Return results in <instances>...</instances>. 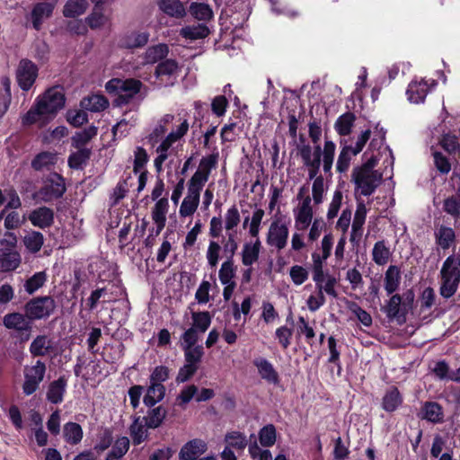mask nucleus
I'll return each instance as SVG.
<instances>
[{"label":"nucleus","instance_id":"56","mask_svg":"<svg viewBox=\"0 0 460 460\" xmlns=\"http://www.w3.org/2000/svg\"><path fill=\"white\" fill-rule=\"evenodd\" d=\"M439 144L448 154H453L460 148V138L456 135L444 134L439 140Z\"/></svg>","mask_w":460,"mask_h":460},{"label":"nucleus","instance_id":"48","mask_svg":"<svg viewBox=\"0 0 460 460\" xmlns=\"http://www.w3.org/2000/svg\"><path fill=\"white\" fill-rule=\"evenodd\" d=\"M91 150L88 148H77L68 157V165L73 169H80L89 160Z\"/></svg>","mask_w":460,"mask_h":460},{"label":"nucleus","instance_id":"21","mask_svg":"<svg viewBox=\"0 0 460 460\" xmlns=\"http://www.w3.org/2000/svg\"><path fill=\"white\" fill-rule=\"evenodd\" d=\"M54 213L52 209L41 207L31 211L29 215V220L34 226L45 228L53 223Z\"/></svg>","mask_w":460,"mask_h":460},{"label":"nucleus","instance_id":"64","mask_svg":"<svg viewBox=\"0 0 460 460\" xmlns=\"http://www.w3.org/2000/svg\"><path fill=\"white\" fill-rule=\"evenodd\" d=\"M327 259H323V255H321L318 252L312 253V270H313V280L317 281L323 275V264Z\"/></svg>","mask_w":460,"mask_h":460},{"label":"nucleus","instance_id":"27","mask_svg":"<svg viewBox=\"0 0 460 460\" xmlns=\"http://www.w3.org/2000/svg\"><path fill=\"white\" fill-rule=\"evenodd\" d=\"M21 264V255L15 251H0V271L7 272L16 270Z\"/></svg>","mask_w":460,"mask_h":460},{"label":"nucleus","instance_id":"54","mask_svg":"<svg viewBox=\"0 0 460 460\" xmlns=\"http://www.w3.org/2000/svg\"><path fill=\"white\" fill-rule=\"evenodd\" d=\"M235 275L233 260L227 259V261H224L221 265V268L218 272V277L220 282L223 285L235 284L233 280Z\"/></svg>","mask_w":460,"mask_h":460},{"label":"nucleus","instance_id":"41","mask_svg":"<svg viewBox=\"0 0 460 460\" xmlns=\"http://www.w3.org/2000/svg\"><path fill=\"white\" fill-rule=\"evenodd\" d=\"M190 14L199 21H210L213 16L211 7L205 3H192L190 6Z\"/></svg>","mask_w":460,"mask_h":460},{"label":"nucleus","instance_id":"38","mask_svg":"<svg viewBox=\"0 0 460 460\" xmlns=\"http://www.w3.org/2000/svg\"><path fill=\"white\" fill-rule=\"evenodd\" d=\"M63 434L66 441L71 445L78 444L83 438V429L75 422H67L64 425Z\"/></svg>","mask_w":460,"mask_h":460},{"label":"nucleus","instance_id":"23","mask_svg":"<svg viewBox=\"0 0 460 460\" xmlns=\"http://www.w3.org/2000/svg\"><path fill=\"white\" fill-rule=\"evenodd\" d=\"M148 32L135 31L125 34L121 38L119 45L125 49L141 48L148 42Z\"/></svg>","mask_w":460,"mask_h":460},{"label":"nucleus","instance_id":"40","mask_svg":"<svg viewBox=\"0 0 460 460\" xmlns=\"http://www.w3.org/2000/svg\"><path fill=\"white\" fill-rule=\"evenodd\" d=\"M23 243L30 252L36 253L44 243V236L40 232L31 231L23 237Z\"/></svg>","mask_w":460,"mask_h":460},{"label":"nucleus","instance_id":"47","mask_svg":"<svg viewBox=\"0 0 460 460\" xmlns=\"http://www.w3.org/2000/svg\"><path fill=\"white\" fill-rule=\"evenodd\" d=\"M444 211L450 215L455 220L460 217V191L445 199L443 204Z\"/></svg>","mask_w":460,"mask_h":460},{"label":"nucleus","instance_id":"35","mask_svg":"<svg viewBox=\"0 0 460 460\" xmlns=\"http://www.w3.org/2000/svg\"><path fill=\"white\" fill-rule=\"evenodd\" d=\"M402 402V396L396 387L389 389L383 397L382 408L388 412L394 411Z\"/></svg>","mask_w":460,"mask_h":460},{"label":"nucleus","instance_id":"49","mask_svg":"<svg viewBox=\"0 0 460 460\" xmlns=\"http://www.w3.org/2000/svg\"><path fill=\"white\" fill-rule=\"evenodd\" d=\"M47 281V274L45 271H39L34 273L24 283L25 291L31 295L40 289Z\"/></svg>","mask_w":460,"mask_h":460},{"label":"nucleus","instance_id":"3","mask_svg":"<svg viewBox=\"0 0 460 460\" xmlns=\"http://www.w3.org/2000/svg\"><path fill=\"white\" fill-rule=\"evenodd\" d=\"M377 158L372 155L365 164L352 172L356 188L363 196L371 195L382 181V173L375 170Z\"/></svg>","mask_w":460,"mask_h":460},{"label":"nucleus","instance_id":"26","mask_svg":"<svg viewBox=\"0 0 460 460\" xmlns=\"http://www.w3.org/2000/svg\"><path fill=\"white\" fill-rule=\"evenodd\" d=\"M436 243L443 250L449 249L455 243L456 234L453 228L446 226H438L434 232Z\"/></svg>","mask_w":460,"mask_h":460},{"label":"nucleus","instance_id":"14","mask_svg":"<svg viewBox=\"0 0 460 460\" xmlns=\"http://www.w3.org/2000/svg\"><path fill=\"white\" fill-rule=\"evenodd\" d=\"M66 191L64 179L59 174H53L49 177L40 193L45 200L60 198Z\"/></svg>","mask_w":460,"mask_h":460},{"label":"nucleus","instance_id":"46","mask_svg":"<svg viewBox=\"0 0 460 460\" xmlns=\"http://www.w3.org/2000/svg\"><path fill=\"white\" fill-rule=\"evenodd\" d=\"M97 135V128L91 126L80 132L75 133L72 137L73 146L75 148H86V144Z\"/></svg>","mask_w":460,"mask_h":460},{"label":"nucleus","instance_id":"19","mask_svg":"<svg viewBox=\"0 0 460 460\" xmlns=\"http://www.w3.org/2000/svg\"><path fill=\"white\" fill-rule=\"evenodd\" d=\"M54 349L52 340L43 334L38 335L31 341L29 350L32 357H44Z\"/></svg>","mask_w":460,"mask_h":460},{"label":"nucleus","instance_id":"2","mask_svg":"<svg viewBox=\"0 0 460 460\" xmlns=\"http://www.w3.org/2000/svg\"><path fill=\"white\" fill-rule=\"evenodd\" d=\"M217 155H210L203 157L199 164L197 171L191 176L187 185V195L183 199L179 214L182 217L192 216L199 205L200 200V192L208 181L210 172L217 167Z\"/></svg>","mask_w":460,"mask_h":460},{"label":"nucleus","instance_id":"13","mask_svg":"<svg viewBox=\"0 0 460 460\" xmlns=\"http://www.w3.org/2000/svg\"><path fill=\"white\" fill-rule=\"evenodd\" d=\"M435 85V80L420 79L411 82L406 92L408 100L415 104L423 102L430 88Z\"/></svg>","mask_w":460,"mask_h":460},{"label":"nucleus","instance_id":"9","mask_svg":"<svg viewBox=\"0 0 460 460\" xmlns=\"http://www.w3.org/2000/svg\"><path fill=\"white\" fill-rule=\"evenodd\" d=\"M56 308V302L50 296H40L28 302L25 313L30 320H39L49 317Z\"/></svg>","mask_w":460,"mask_h":460},{"label":"nucleus","instance_id":"44","mask_svg":"<svg viewBox=\"0 0 460 460\" xmlns=\"http://www.w3.org/2000/svg\"><path fill=\"white\" fill-rule=\"evenodd\" d=\"M166 410L163 406H157L148 411L147 416L145 418L146 425L149 429L159 427L166 416Z\"/></svg>","mask_w":460,"mask_h":460},{"label":"nucleus","instance_id":"24","mask_svg":"<svg viewBox=\"0 0 460 460\" xmlns=\"http://www.w3.org/2000/svg\"><path fill=\"white\" fill-rule=\"evenodd\" d=\"M66 385L67 382L64 376L52 381L48 387L47 400L54 404L62 402Z\"/></svg>","mask_w":460,"mask_h":460},{"label":"nucleus","instance_id":"7","mask_svg":"<svg viewBox=\"0 0 460 460\" xmlns=\"http://www.w3.org/2000/svg\"><path fill=\"white\" fill-rule=\"evenodd\" d=\"M47 371L46 364L41 360H37L33 365H26L23 367L22 392L29 396L34 394L44 380Z\"/></svg>","mask_w":460,"mask_h":460},{"label":"nucleus","instance_id":"39","mask_svg":"<svg viewBox=\"0 0 460 460\" xmlns=\"http://www.w3.org/2000/svg\"><path fill=\"white\" fill-rule=\"evenodd\" d=\"M209 33L208 28L204 24L190 25L182 28L180 34L188 40H195L206 38Z\"/></svg>","mask_w":460,"mask_h":460},{"label":"nucleus","instance_id":"8","mask_svg":"<svg viewBox=\"0 0 460 460\" xmlns=\"http://www.w3.org/2000/svg\"><path fill=\"white\" fill-rule=\"evenodd\" d=\"M37 102L40 109L51 119L64 107L65 94L63 89L58 86L49 89Z\"/></svg>","mask_w":460,"mask_h":460},{"label":"nucleus","instance_id":"5","mask_svg":"<svg viewBox=\"0 0 460 460\" xmlns=\"http://www.w3.org/2000/svg\"><path fill=\"white\" fill-rule=\"evenodd\" d=\"M189 122L183 119L176 129L172 130L155 148L156 157L154 165L157 172L163 171L164 163L172 155V145L183 137L189 130Z\"/></svg>","mask_w":460,"mask_h":460},{"label":"nucleus","instance_id":"16","mask_svg":"<svg viewBox=\"0 0 460 460\" xmlns=\"http://www.w3.org/2000/svg\"><path fill=\"white\" fill-rule=\"evenodd\" d=\"M55 8V3L40 2L36 4L31 10L32 26L35 30L39 31L45 19L52 15Z\"/></svg>","mask_w":460,"mask_h":460},{"label":"nucleus","instance_id":"10","mask_svg":"<svg viewBox=\"0 0 460 460\" xmlns=\"http://www.w3.org/2000/svg\"><path fill=\"white\" fill-rule=\"evenodd\" d=\"M288 226L283 219H274L267 234L268 244L274 246L278 250L284 249L288 243Z\"/></svg>","mask_w":460,"mask_h":460},{"label":"nucleus","instance_id":"31","mask_svg":"<svg viewBox=\"0 0 460 460\" xmlns=\"http://www.w3.org/2000/svg\"><path fill=\"white\" fill-rule=\"evenodd\" d=\"M95 4V6L92 12V13L86 18V22L92 29H98L103 26L107 21V16L104 15L102 12V4H103L102 0H91Z\"/></svg>","mask_w":460,"mask_h":460},{"label":"nucleus","instance_id":"61","mask_svg":"<svg viewBox=\"0 0 460 460\" xmlns=\"http://www.w3.org/2000/svg\"><path fill=\"white\" fill-rule=\"evenodd\" d=\"M432 155L434 165L439 173L447 174L451 171V164L447 157L438 151L433 152Z\"/></svg>","mask_w":460,"mask_h":460},{"label":"nucleus","instance_id":"52","mask_svg":"<svg viewBox=\"0 0 460 460\" xmlns=\"http://www.w3.org/2000/svg\"><path fill=\"white\" fill-rule=\"evenodd\" d=\"M146 427V423L143 424L140 418L135 419L130 426V435L134 444L139 445L147 438V429Z\"/></svg>","mask_w":460,"mask_h":460},{"label":"nucleus","instance_id":"42","mask_svg":"<svg viewBox=\"0 0 460 460\" xmlns=\"http://www.w3.org/2000/svg\"><path fill=\"white\" fill-rule=\"evenodd\" d=\"M49 120V118L46 113L40 109V105L37 102L22 118L23 125H31L36 122H40L41 125L46 124Z\"/></svg>","mask_w":460,"mask_h":460},{"label":"nucleus","instance_id":"1","mask_svg":"<svg viewBox=\"0 0 460 460\" xmlns=\"http://www.w3.org/2000/svg\"><path fill=\"white\" fill-rule=\"evenodd\" d=\"M296 150L303 165L307 169L309 180H314L312 195L314 202L318 205L323 202L325 191L323 177L318 175L321 163L323 162V172L325 173H331L336 152V145L333 141L326 139L322 152L318 146L311 147L301 136L299 143L296 146Z\"/></svg>","mask_w":460,"mask_h":460},{"label":"nucleus","instance_id":"25","mask_svg":"<svg viewBox=\"0 0 460 460\" xmlns=\"http://www.w3.org/2000/svg\"><path fill=\"white\" fill-rule=\"evenodd\" d=\"M443 409L436 402H425L421 407L420 418L432 423L442 422Z\"/></svg>","mask_w":460,"mask_h":460},{"label":"nucleus","instance_id":"50","mask_svg":"<svg viewBox=\"0 0 460 460\" xmlns=\"http://www.w3.org/2000/svg\"><path fill=\"white\" fill-rule=\"evenodd\" d=\"M192 326L197 332L203 334L208 329L211 323V317L208 312H194L192 313Z\"/></svg>","mask_w":460,"mask_h":460},{"label":"nucleus","instance_id":"33","mask_svg":"<svg viewBox=\"0 0 460 460\" xmlns=\"http://www.w3.org/2000/svg\"><path fill=\"white\" fill-rule=\"evenodd\" d=\"M109 102L106 98L100 94H93L84 98L80 105L84 110L90 111L93 112H98L103 111Z\"/></svg>","mask_w":460,"mask_h":460},{"label":"nucleus","instance_id":"53","mask_svg":"<svg viewBox=\"0 0 460 460\" xmlns=\"http://www.w3.org/2000/svg\"><path fill=\"white\" fill-rule=\"evenodd\" d=\"M57 161V156L55 154L50 152H43L39 154L31 162L32 167L40 171L43 169H49V166L53 165Z\"/></svg>","mask_w":460,"mask_h":460},{"label":"nucleus","instance_id":"43","mask_svg":"<svg viewBox=\"0 0 460 460\" xmlns=\"http://www.w3.org/2000/svg\"><path fill=\"white\" fill-rule=\"evenodd\" d=\"M86 0H68L63 9L66 17H76L83 14L87 9Z\"/></svg>","mask_w":460,"mask_h":460},{"label":"nucleus","instance_id":"60","mask_svg":"<svg viewBox=\"0 0 460 460\" xmlns=\"http://www.w3.org/2000/svg\"><path fill=\"white\" fill-rule=\"evenodd\" d=\"M260 442L264 447H270L276 441V429L273 425L263 427L259 433Z\"/></svg>","mask_w":460,"mask_h":460},{"label":"nucleus","instance_id":"28","mask_svg":"<svg viewBox=\"0 0 460 460\" xmlns=\"http://www.w3.org/2000/svg\"><path fill=\"white\" fill-rule=\"evenodd\" d=\"M165 395V387L164 385H157L150 383L146 389V394L144 396L143 402L146 406L153 407L157 402H161Z\"/></svg>","mask_w":460,"mask_h":460},{"label":"nucleus","instance_id":"4","mask_svg":"<svg viewBox=\"0 0 460 460\" xmlns=\"http://www.w3.org/2000/svg\"><path fill=\"white\" fill-rule=\"evenodd\" d=\"M439 276L440 296L447 299L452 297L460 284V254L450 255L444 261Z\"/></svg>","mask_w":460,"mask_h":460},{"label":"nucleus","instance_id":"37","mask_svg":"<svg viewBox=\"0 0 460 460\" xmlns=\"http://www.w3.org/2000/svg\"><path fill=\"white\" fill-rule=\"evenodd\" d=\"M314 282L319 293H326L332 297L337 296V292L335 290L337 279L335 277L326 273L323 275L319 280Z\"/></svg>","mask_w":460,"mask_h":460},{"label":"nucleus","instance_id":"15","mask_svg":"<svg viewBox=\"0 0 460 460\" xmlns=\"http://www.w3.org/2000/svg\"><path fill=\"white\" fill-rule=\"evenodd\" d=\"M367 208L363 202L358 203L357 209L355 211L349 241L353 244H358L361 239L363 234V226L367 217Z\"/></svg>","mask_w":460,"mask_h":460},{"label":"nucleus","instance_id":"12","mask_svg":"<svg viewBox=\"0 0 460 460\" xmlns=\"http://www.w3.org/2000/svg\"><path fill=\"white\" fill-rule=\"evenodd\" d=\"M311 202V197L306 196L302 201H299L297 207L294 209L295 226L297 230L306 229L312 222L313 208Z\"/></svg>","mask_w":460,"mask_h":460},{"label":"nucleus","instance_id":"20","mask_svg":"<svg viewBox=\"0 0 460 460\" xmlns=\"http://www.w3.org/2000/svg\"><path fill=\"white\" fill-rule=\"evenodd\" d=\"M207 449L206 443L201 439H193L186 443L180 451V460H194Z\"/></svg>","mask_w":460,"mask_h":460},{"label":"nucleus","instance_id":"11","mask_svg":"<svg viewBox=\"0 0 460 460\" xmlns=\"http://www.w3.org/2000/svg\"><path fill=\"white\" fill-rule=\"evenodd\" d=\"M38 76L37 66L29 59H22L18 65L16 77L20 87L28 91Z\"/></svg>","mask_w":460,"mask_h":460},{"label":"nucleus","instance_id":"58","mask_svg":"<svg viewBox=\"0 0 460 460\" xmlns=\"http://www.w3.org/2000/svg\"><path fill=\"white\" fill-rule=\"evenodd\" d=\"M226 447L243 450L247 445L245 437L239 432H231L226 436Z\"/></svg>","mask_w":460,"mask_h":460},{"label":"nucleus","instance_id":"51","mask_svg":"<svg viewBox=\"0 0 460 460\" xmlns=\"http://www.w3.org/2000/svg\"><path fill=\"white\" fill-rule=\"evenodd\" d=\"M351 151V146L345 145L341 147L336 163L337 172L342 173L348 171L351 158L355 156Z\"/></svg>","mask_w":460,"mask_h":460},{"label":"nucleus","instance_id":"17","mask_svg":"<svg viewBox=\"0 0 460 460\" xmlns=\"http://www.w3.org/2000/svg\"><path fill=\"white\" fill-rule=\"evenodd\" d=\"M3 324L6 329L17 332L30 331L31 323L27 315L20 313L7 314L3 318Z\"/></svg>","mask_w":460,"mask_h":460},{"label":"nucleus","instance_id":"34","mask_svg":"<svg viewBox=\"0 0 460 460\" xmlns=\"http://www.w3.org/2000/svg\"><path fill=\"white\" fill-rule=\"evenodd\" d=\"M261 242L257 239L253 243H247L242 252V262L245 266H251L259 259Z\"/></svg>","mask_w":460,"mask_h":460},{"label":"nucleus","instance_id":"22","mask_svg":"<svg viewBox=\"0 0 460 460\" xmlns=\"http://www.w3.org/2000/svg\"><path fill=\"white\" fill-rule=\"evenodd\" d=\"M168 209L169 202L165 198L159 199L152 209V219L157 226L156 234H159L165 226Z\"/></svg>","mask_w":460,"mask_h":460},{"label":"nucleus","instance_id":"30","mask_svg":"<svg viewBox=\"0 0 460 460\" xmlns=\"http://www.w3.org/2000/svg\"><path fill=\"white\" fill-rule=\"evenodd\" d=\"M169 52L166 44H157L149 47L144 53L143 59L146 64H155L164 58Z\"/></svg>","mask_w":460,"mask_h":460},{"label":"nucleus","instance_id":"32","mask_svg":"<svg viewBox=\"0 0 460 460\" xmlns=\"http://www.w3.org/2000/svg\"><path fill=\"white\" fill-rule=\"evenodd\" d=\"M159 8L166 14L182 18L186 14L185 8L180 0H160Z\"/></svg>","mask_w":460,"mask_h":460},{"label":"nucleus","instance_id":"45","mask_svg":"<svg viewBox=\"0 0 460 460\" xmlns=\"http://www.w3.org/2000/svg\"><path fill=\"white\" fill-rule=\"evenodd\" d=\"M354 121V114L347 112L338 118V119L335 122L334 128L339 135L348 136L351 132Z\"/></svg>","mask_w":460,"mask_h":460},{"label":"nucleus","instance_id":"63","mask_svg":"<svg viewBox=\"0 0 460 460\" xmlns=\"http://www.w3.org/2000/svg\"><path fill=\"white\" fill-rule=\"evenodd\" d=\"M25 221V217H22L17 211H10L4 217V226L7 230L17 229Z\"/></svg>","mask_w":460,"mask_h":460},{"label":"nucleus","instance_id":"57","mask_svg":"<svg viewBox=\"0 0 460 460\" xmlns=\"http://www.w3.org/2000/svg\"><path fill=\"white\" fill-rule=\"evenodd\" d=\"M241 217L239 210L235 206H232L225 214V229L229 233L233 232L240 223Z\"/></svg>","mask_w":460,"mask_h":460},{"label":"nucleus","instance_id":"55","mask_svg":"<svg viewBox=\"0 0 460 460\" xmlns=\"http://www.w3.org/2000/svg\"><path fill=\"white\" fill-rule=\"evenodd\" d=\"M184 352L185 362L199 366L204 355V349L201 345L181 348Z\"/></svg>","mask_w":460,"mask_h":460},{"label":"nucleus","instance_id":"62","mask_svg":"<svg viewBox=\"0 0 460 460\" xmlns=\"http://www.w3.org/2000/svg\"><path fill=\"white\" fill-rule=\"evenodd\" d=\"M178 69L177 63L172 59H166L161 62L155 68V75L156 77L164 75H172Z\"/></svg>","mask_w":460,"mask_h":460},{"label":"nucleus","instance_id":"36","mask_svg":"<svg viewBox=\"0 0 460 460\" xmlns=\"http://www.w3.org/2000/svg\"><path fill=\"white\" fill-rule=\"evenodd\" d=\"M391 257L390 248L384 240L378 241L372 249V260L379 266H383L389 261Z\"/></svg>","mask_w":460,"mask_h":460},{"label":"nucleus","instance_id":"18","mask_svg":"<svg viewBox=\"0 0 460 460\" xmlns=\"http://www.w3.org/2000/svg\"><path fill=\"white\" fill-rule=\"evenodd\" d=\"M261 379L269 384L277 385L279 381V374L273 365L264 358H258L253 360Z\"/></svg>","mask_w":460,"mask_h":460},{"label":"nucleus","instance_id":"29","mask_svg":"<svg viewBox=\"0 0 460 460\" xmlns=\"http://www.w3.org/2000/svg\"><path fill=\"white\" fill-rule=\"evenodd\" d=\"M401 282V271L395 265H390L385 274V289L388 295L395 292Z\"/></svg>","mask_w":460,"mask_h":460},{"label":"nucleus","instance_id":"6","mask_svg":"<svg viewBox=\"0 0 460 460\" xmlns=\"http://www.w3.org/2000/svg\"><path fill=\"white\" fill-rule=\"evenodd\" d=\"M141 86L142 83L139 80L114 78L106 83L105 88L107 92L116 93L118 102L123 104L128 103L133 96L139 93Z\"/></svg>","mask_w":460,"mask_h":460},{"label":"nucleus","instance_id":"59","mask_svg":"<svg viewBox=\"0 0 460 460\" xmlns=\"http://www.w3.org/2000/svg\"><path fill=\"white\" fill-rule=\"evenodd\" d=\"M148 160L149 156L146 149H144L142 146H137L134 151V172L137 173L142 172Z\"/></svg>","mask_w":460,"mask_h":460}]
</instances>
